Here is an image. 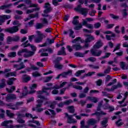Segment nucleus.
<instances>
[{
	"mask_svg": "<svg viewBox=\"0 0 128 128\" xmlns=\"http://www.w3.org/2000/svg\"><path fill=\"white\" fill-rule=\"evenodd\" d=\"M128 96V92H126L124 94V98L122 101H120L118 102V104H123V102H124V100H126V96Z\"/></svg>",
	"mask_w": 128,
	"mask_h": 128,
	"instance_id": "37998d69",
	"label": "nucleus"
},
{
	"mask_svg": "<svg viewBox=\"0 0 128 128\" xmlns=\"http://www.w3.org/2000/svg\"><path fill=\"white\" fill-rule=\"evenodd\" d=\"M24 2H26V4H28V6H26V5L24 4H20L17 6V8H23V10H26L28 8H36V6H38V4H32V2L30 0H24Z\"/></svg>",
	"mask_w": 128,
	"mask_h": 128,
	"instance_id": "20e7f679",
	"label": "nucleus"
},
{
	"mask_svg": "<svg viewBox=\"0 0 128 128\" xmlns=\"http://www.w3.org/2000/svg\"><path fill=\"white\" fill-rule=\"evenodd\" d=\"M16 96L14 94H9L7 95L6 98V102H10L12 100H16Z\"/></svg>",
	"mask_w": 128,
	"mask_h": 128,
	"instance_id": "a211bd4d",
	"label": "nucleus"
},
{
	"mask_svg": "<svg viewBox=\"0 0 128 128\" xmlns=\"http://www.w3.org/2000/svg\"><path fill=\"white\" fill-rule=\"evenodd\" d=\"M28 40H26V42H23L21 46H22V48H28V46H30V44H28Z\"/></svg>",
	"mask_w": 128,
	"mask_h": 128,
	"instance_id": "ea45409f",
	"label": "nucleus"
},
{
	"mask_svg": "<svg viewBox=\"0 0 128 128\" xmlns=\"http://www.w3.org/2000/svg\"><path fill=\"white\" fill-rule=\"evenodd\" d=\"M62 2V0H52V4L54 6H59L60 4L58 2Z\"/></svg>",
	"mask_w": 128,
	"mask_h": 128,
	"instance_id": "79ce46f5",
	"label": "nucleus"
},
{
	"mask_svg": "<svg viewBox=\"0 0 128 128\" xmlns=\"http://www.w3.org/2000/svg\"><path fill=\"white\" fill-rule=\"evenodd\" d=\"M22 104V102H18L16 103V106H12L11 104H10L8 105V106H9L10 108H12V110H18V106H20V104Z\"/></svg>",
	"mask_w": 128,
	"mask_h": 128,
	"instance_id": "6ab92c4d",
	"label": "nucleus"
},
{
	"mask_svg": "<svg viewBox=\"0 0 128 128\" xmlns=\"http://www.w3.org/2000/svg\"><path fill=\"white\" fill-rule=\"evenodd\" d=\"M5 32H9L10 34H14V32H18V27L14 26L10 28L5 29Z\"/></svg>",
	"mask_w": 128,
	"mask_h": 128,
	"instance_id": "6e6552de",
	"label": "nucleus"
},
{
	"mask_svg": "<svg viewBox=\"0 0 128 128\" xmlns=\"http://www.w3.org/2000/svg\"><path fill=\"white\" fill-rule=\"evenodd\" d=\"M16 92H21V96H20V98H24V96H26L28 94V88L26 86H24V88L23 90L18 89Z\"/></svg>",
	"mask_w": 128,
	"mask_h": 128,
	"instance_id": "1a4fd4ad",
	"label": "nucleus"
},
{
	"mask_svg": "<svg viewBox=\"0 0 128 128\" xmlns=\"http://www.w3.org/2000/svg\"><path fill=\"white\" fill-rule=\"evenodd\" d=\"M106 124H108V119H105L102 122V126L106 128Z\"/></svg>",
	"mask_w": 128,
	"mask_h": 128,
	"instance_id": "e2e57ef3",
	"label": "nucleus"
},
{
	"mask_svg": "<svg viewBox=\"0 0 128 128\" xmlns=\"http://www.w3.org/2000/svg\"><path fill=\"white\" fill-rule=\"evenodd\" d=\"M78 16H75L74 18V20L72 21L73 24H78Z\"/></svg>",
	"mask_w": 128,
	"mask_h": 128,
	"instance_id": "58836bf2",
	"label": "nucleus"
},
{
	"mask_svg": "<svg viewBox=\"0 0 128 128\" xmlns=\"http://www.w3.org/2000/svg\"><path fill=\"white\" fill-rule=\"evenodd\" d=\"M12 24H14V26H18H18H22V24L20 23V22H18V21H14L12 22Z\"/></svg>",
	"mask_w": 128,
	"mask_h": 128,
	"instance_id": "864d4df0",
	"label": "nucleus"
},
{
	"mask_svg": "<svg viewBox=\"0 0 128 128\" xmlns=\"http://www.w3.org/2000/svg\"><path fill=\"white\" fill-rule=\"evenodd\" d=\"M44 52L42 53V56H48V54H50L52 52V50L50 48H48V49H40L39 50V52Z\"/></svg>",
	"mask_w": 128,
	"mask_h": 128,
	"instance_id": "9b49d317",
	"label": "nucleus"
},
{
	"mask_svg": "<svg viewBox=\"0 0 128 128\" xmlns=\"http://www.w3.org/2000/svg\"><path fill=\"white\" fill-rule=\"evenodd\" d=\"M54 90L52 91V94H58V89L59 88H54Z\"/></svg>",
	"mask_w": 128,
	"mask_h": 128,
	"instance_id": "5fc2aeb1",
	"label": "nucleus"
},
{
	"mask_svg": "<svg viewBox=\"0 0 128 128\" xmlns=\"http://www.w3.org/2000/svg\"><path fill=\"white\" fill-rule=\"evenodd\" d=\"M121 7L122 8H123L122 11L123 16H126L128 14V13L126 12L128 10V4H126V3H123L121 4Z\"/></svg>",
	"mask_w": 128,
	"mask_h": 128,
	"instance_id": "4468645a",
	"label": "nucleus"
},
{
	"mask_svg": "<svg viewBox=\"0 0 128 128\" xmlns=\"http://www.w3.org/2000/svg\"><path fill=\"white\" fill-rule=\"evenodd\" d=\"M102 46H104V43H102V40H99L94 45L93 48L98 50V48H100Z\"/></svg>",
	"mask_w": 128,
	"mask_h": 128,
	"instance_id": "2eb2a0df",
	"label": "nucleus"
},
{
	"mask_svg": "<svg viewBox=\"0 0 128 128\" xmlns=\"http://www.w3.org/2000/svg\"><path fill=\"white\" fill-rule=\"evenodd\" d=\"M102 0H89L90 2H96V4H98ZM79 2L80 5H78L77 8H75L76 12H79L81 14L82 16H86L88 14V9L81 8L82 6L80 4H87L88 2V0H79Z\"/></svg>",
	"mask_w": 128,
	"mask_h": 128,
	"instance_id": "f03ea898",
	"label": "nucleus"
},
{
	"mask_svg": "<svg viewBox=\"0 0 128 128\" xmlns=\"http://www.w3.org/2000/svg\"><path fill=\"white\" fill-rule=\"evenodd\" d=\"M12 123V120H6L2 123V126H6L8 124Z\"/></svg>",
	"mask_w": 128,
	"mask_h": 128,
	"instance_id": "e433bc0d",
	"label": "nucleus"
},
{
	"mask_svg": "<svg viewBox=\"0 0 128 128\" xmlns=\"http://www.w3.org/2000/svg\"><path fill=\"white\" fill-rule=\"evenodd\" d=\"M88 22H94V19H92V18H86L85 20H83V26H86Z\"/></svg>",
	"mask_w": 128,
	"mask_h": 128,
	"instance_id": "473e14b6",
	"label": "nucleus"
},
{
	"mask_svg": "<svg viewBox=\"0 0 128 128\" xmlns=\"http://www.w3.org/2000/svg\"><path fill=\"white\" fill-rule=\"evenodd\" d=\"M40 8H37L36 10L32 9V10H26V14H30L32 12H34V10H40Z\"/></svg>",
	"mask_w": 128,
	"mask_h": 128,
	"instance_id": "8fccbe9b",
	"label": "nucleus"
},
{
	"mask_svg": "<svg viewBox=\"0 0 128 128\" xmlns=\"http://www.w3.org/2000/svg\"><path fill=\"white\" fill-rule=\"evenodd\" d=\"M11 16L10 15H3L0 16V26H2L4 22H6V20H10Z\"/></svg>",
	"mask_w": 128,
	"mask_h": 128,
	"instance_id": "ddd939ff",
	"label": "nucleus"
},
{
	"mask_svg": "<svg viewBox=\"0 0 128 128\" xmlns=\"http://www.w3.org/2000/svg\"><path fill=\"white\" fill-rule=\"evenodd\" d=\"M124 123H122V120L120 119L119 120H118L116 122V126H122Z\"/></svg>",
	"mask_w": 128,
	"mask_h": 128,
	"instance_id": "338daca9",
	"label": "nucleus"
},
{
	"mask_svg": "<svg viewBox=\"0 0 128 128\" xmlns=\"http://www.w3.org/2000/svg\"><path fill=\"white\" fill-rule=\"evenodd\" d=\"M22 80L24 82H26L28 80H30V76L28 75H24L22 76Z\"/></svg>",
	"mask_w": 128,
	"mask_h": 128,
	"instance_id": "c756f323",
	"label": "nucleus"
},
{
	"mask_svg": "<svg viewBox=\"0 0 128 128\" xmlns=\"http://www.w3.org/2000/svg\"><path fill=\"white\" fill-rule=\"evenodd\" d=\"M65 48L62 47L60 51L58 52V56H66V51H64Z\"/></svg>",
	"mask_w": 128,
	"mask_h": 128,
	"instance_id": "2f4dec72",
	"label": "nucleus"
},
{
	"mask_svg": "<svg viewBox=\"0 0 128 128\" xmlns=\"http://www.w3.org/2000/svg\"><path fill=\"white\" fill-rule=\"evenodd\" d=\"M6 114L8 116H9L10 118H12V116H14V114L10 112V110H7L6 111Z\"/></svg>",
	"mask_w": 128,
	"mask_h": 128,
	"instance_id": "bf43d9fd",
	"label": "nucleus"
},
{
	"mask_svg": "<svg viewBox=\"0 0 128 128\" xmlns=\"http://www.w3.org/2000/svg\"><path fill=\"white\" fill-rule=\"evenodd\" d=\"M16 90V87L14 86H12L10 89H8V88H6V92H14V90Z\"/></svg>",
	"mask_w": 128,
	"mask_h": 128,
	"instance_id": "49530a36",
	"label": "nucleus"
},
{
	"mask_svg": "<svg viewBox=\"0 0 128 128\" xmlns=\"http://www.w3.org/2000/svg\"><path fill=\"white\" fill-rule=\"evenodd\" d=\"M12 38H13V42H18L20 40V36H14Z\"/></svg>",
	"mask_w": 128,
	"mask_h": 128,
	"instance_id": "774afa93",
	"label": "nucleus"
},
{
	"mask_svg": "<svg viewBox=\"0 0 128 128\" xmlns=\"http://www.w3.org/2000/svg\"><path fill=\"white\" fill-rule=\"evenodd\" d=\"M64 104L67 106H68V104H72V100H67L64 102Z\"/></svg>",
	"mask_w": 128,
	"mask_h": 128,
	"instance_id": "052dcab7",
	"label": "nucleus"
},
{
	"mask_svg": "<svg viewBox=\"0 0 128 128\" xmlns=\"http://www.w3.org/2000/svg\"><path fill=\"white\" fill-rule=\"evenodd\" d=\"M34 54V51H27L25 54H24V58H30V56H32Z\"/></svg>",
	"mask_w": 128,
	"mask_h": 128,
	"instance_id": "4be33fe9",
	"label": "nucleus"
},
{
	"mask_svg": "<svg viewBox=\"0 0 128 128\" xmlns=\"http://www.w3.org/2000/svg\"><path fill=\"white\" fill-rule=\"evenodd\" d=\"M69 36L70 38H76V36L74 35V31L72 30H69Z\"/></svg>",
	"mask_w": 128,
	"mask_h": 128,
	"instance_id": "de8ad7c7",
	"label": "nucleus"
},
{
	"mask_svg": "<svg viewBox=\"0 0 128 128\" xmlns=\"http://www.w3.org/2000/svg\"><path fill=\"white\" fill-rule=\"evenodd\" d=\"M16 80V79L14 78H9L7 81L8 84L9 86H12V84H14V80Z\"/></svg>",
	"mask_w": 128,
	"mask_h": 128,
	"instance_id": "7c9ffc66",
	"label": "nucleus"
},
{
	"mask_svg": "<svg viewBox=\"0 0 128 128\" xmlns=\"http://www.w3.org/2000/svg\"><path fill=\"white\" fill-rule=\"evenodd\" d=\"M12 42H14V39L12 38V37L8 36L7 38V41H6L7 44H10Z\"/></svg>",
	"mask_w": 128,
	"mask_h": 128,
	"instance_id": "a19ab883",
	"label": "nucleus"
},
{
	"mask_svg": "<svg viewBox=\"0 0 128 128\" xmlns=\"http://www.w3.org/2000/svg\"><path fill=\"white\" fill-rule=\"evenodd\" d=\"M14 68L16 69V70H22V68H24L26 66L24 64L21 63L20 65L14 64Z\"/></svg>",
	"mask_w": 128,
	"mask_h": 128,
	"instance_id": "aec40b11",
	"label": "nucleus"
},
{
	"mask_svg": "<svg viewBox=\"0 0 128 128\" xmlns=\"http://www.w3.org/2000/svg\"><path fill=\"white\" fill-rule=\"evenodd\" d=\"M32 76L34 78H38V76H40L41 74L38 72H35L32 73Z\"/></svg>",
	"mask_w": 128,
	"mask_h": 128,
	"instance_id": "a18cd8bd",
	"label": "nucleus"
},
{
	"mask_svg": "<svg viewBox=\"0 0 128 128\" xmlns=\"http://www.w3.org/2000/svg\"><path fill=\"white\" fill-rule=\"evenodd\" d=\"M44 26V24H42V23H38L36 24V28H38V29L42 28Z\"/></svg>",
	"mask_w": 128,
	"mask_h": 128,
	"instance_id": "c03bdc74",
	"label": "nucleus"
},
{
	"mask_svg": "<svg viewBox=\"0 0 128 128\" xmlns=\"http://www.w3.org/2000/svg\"><path fill=\"white\" fill-rule=\"evenodd\" d=\"M84 70H78L76 73V76H80L82 74H84Z\"/></svg>",
	"mask_w": 128,
	"mask_h": 128,
	"instance_id": "3c124183",
	"label": "nucleus"
},
{
	"mask_svg": "<svg viewBox=\"0 0 128 128\" xmlns=\"http://www.w3.org/2000/svg\"><path fill=\"white\" fill-rule=\"evenodd\" d=\"M87 100H90L92 102H94L95 104L98 102V98L96 97L88 96L87 98Z\"/></svg>",
	"mask_w": 128,
	"mask_h": 128,
	"instance_id": "c85d7f7f",
	"label": "nucleus"
},
{
	"mask_svg": "<svg viewBox=\"0 0 128 128\" xmlns=\"http://www.w3.org/2000/svg\"><path fill=\"white\" fill-rule=\"evenodd\" d=\"M24 52H28V49L24 48L19 50L18 52V56H22V54H24Z\"/></svg>",
	"mask_w": 128,
	"mask_h": 128,
	"instance_id": "4c0bfd02",
	"label": "nucleus"
},
{
	"mask_svg": "<svg viewBox=\"0 0 128 128\" xmlns=\"http://www.w3.org/2000/svg\"><path fill=\"white\" fill-rule=\"evenodd\" d=\"M122 85L120 83H118L117 85H114L111 88L110 90H116V88H122Z\"/></svg>",
	"mask_w": 128,
	"mask_h": 128,
	"instance_id": "f704fd0d",
	"label": "nucleus"
},
{
	"mask_svg": "<svg viewBox=\"0 0 128 128\" xmlns=\"http://www.w3.org/2000/svg\"><path fill=\"white\" fill-rule=\"evenodd\" d=\"M104 110H106L108 108H109L110 112H114V106H110L106 104V106H104Z\"/></svg>",
	"mask_w": 128,
	"mask_h": 128,
	"instance_id": "c9c22d12",
	"label": "nucleus"
},
{
	"mask_svg": "<svg viewBox=\"0 0 128 128\" xmlns=\"http://www.w3.org/2000/svg\"><path fill=\"white\" fill-rule=\"evenodd\" d=\"M120 67L122 70H128V65L124 62H121L120 63Z\"/></svg>",
	"mask_w": 128,
	"mask_h": 128,
	"instance_id": "bb28decb",
	"label": "nucleus"
},
{
	"mask_svg": "<svg viewBox=\"0 0 128 128\" xmlns=\"http://www.w3.org/2000/svg\"><path fill=\"white\" fill-rule=\"evenodd\" d=\"M72 48L76 50H84V48H87L84 46H82L80 44L72 45Z\"/></svg>",
	"mask_w": 128,
	"mask_h": 128,
	"instance_id": "f3484780",
	"label": "nucleus"
},
{
	"mask_svg": "<svg viewBox=\"0 0 128 128\" xmlns=\"http://www.w3.org/2000/svg\"><path fill=\"white\" fill-rule=\"evenodd\" d=\"M10 72V69H5L4 71H0V74H6V72Z\"/></svg>",
	"mask_w": 128,
	"mask_h": 128,
	"instance_id": "680f3d73",
	"label": "nucleus"
},
{
	"mask_svg": "<svg viewBox=\"0 0 128 128\" xmlns=\"http://www.w3.org/2000/svg\"><path fill=\"white\" fill-rule=\"evenodd\" d=\"M66 114L68 117V124H76V120L72 119V116H76V114H74L73 116L68 115L67 114Z\"/></svg>",
	"mask_w": 128,
	"mask_h": 128,
	"instance_id": "dca6fc26",
	"label": "nucleus"
},
{
	"mask_svg": "<svg viewBox=\"0 0 128 128\" xmlns=\"http://www.w3.org/2000/svg\"><path fill=\"white\" fill-rule=\"evenodd\" d=\"M74 54L76 56H80V58L84 56V54L80 52H76Z\"/></svg>",
	"mask_w": 128,
	"mask_h": 128,
	"instance_id": "4d7b16f0",
	"label": "nucleus"
},
{
	"mask_svg": "<svg viewBox=\"0 0 128 128\" xmlns=\"http://www.w3.org/2000/svg\"><path fill=\"white\" fill-rule=\"evenodd\" d=\"M36 34L38 36L39 38L36 39V42H40L42 40V38H46V36L44 34L42 33L40 31H37Z\"/></svg>",
	"mask_w": 128,
	"mask_h": 128,
	"instance_id": "9d476101",
	"label": "nucleus"
},
{
	"mask_svg": "<svg viewBox=\"0 0 128 128\" xmlns=\"http://www.w3.org/2000/svg\"><path fill=\"white\" fill-rule=\"evenodd\" d=\"M94 124H96V120L94 119H90L87 122V125L84 126V121L82 120L80 122L81 128H88L90 126Z\"/></svg>",
	"mask_w": 128,
	"mask_h": 128,
	"instance_id": "423d86ee",
	"label": "nucleus"
},
{
	"mask_svg": "<svg viewBox=\"0 0 128 128\" xmlns=\"http://www.w3.org/2000/svg\"><path fill=\"white\" fill-rule=\"evenodd\" d=\"M120 48V44H116V46L114 48V50H113V52H116V50H118Z\"/></svg>",
	"mask_w": 128,
	"mask_h": 128,
	"instance_id": "6e6d98bb",
	"label": "nucleus"
},
{
	"mask_svg": "<svg viewBox=\"0 0 128 128\" xmlns=\"http://www.w3.org/2000/svg\"><path fill=\"white\" fill-rule=\"evenodd\" d=\"M86 40H82L80 37H77L75 39L72 40V44H78V42H85L84 46L85 48H88L90 46V44L88 42H90L92 40H94V37L92 35H86Z\"/></svg>",
	"mask_w": 128,
	"mask_h": 128,
	"instance_id": "7ed1b4c3",
	"label": "nucleus"
},
{
	"mask_svg": "<svg viewBox=\"0 0 128 128\" xmlns=\"http://www.w3.org/2000/svg\"><path fill=\"white\" fill-rule=\"evenodd\" d=\"M38 88V84H32L31 86H30V94H34L36 92V88Z\"/></svg>",
	"mask_w": 128,
	"mask_h": 128,
	"instance_id": "412c9836",
	"label": "nucleus"
},
{
	"mask_svg": "<svg viewBox=\"0 0 128 128\" xmlns=\"http://www.w3.org/2000/svg\"><path fill=\"white\" fill-rule=\"evenodd\" d=\"M91 54L92 56H100V55L102 54V52L100 50H98L96 48H92L91 50Z\"/></svg>",
	"mask_w": 128,
	"mask_h": 128,
	"instance_id": "f8f14e48",
	"label": "nucleus"
},
{
	"mask_svg": "<svg viewBox=\"0 0 128 128\" xmlns=\"http://www.w3.org/2000/svg\"><path fill=\"white\" fill-rule=\"evenodd\" d=\"M67 108L70 112H74V108L73 106H69Z\"/></svg>",
	"mask_w": 128,
	"mask_h": 128,
	"instance_id": "603ef678",
	"label": "nucleus"
},
{
	"mask_svg": "<svg viewBox=\"0 0 128 128\" xmlns=\"http://www.w3.org/2000/svg\"><path fill=\"white\" fill-rule=\"evenodd\" d=\"M102 26V24L100 22H97L94 24V28H100V26Z\"/></svg>",
	"mask_w": 128,
	"mask_h": 128,
	"instance_id": "0e129e2a",
	"label": "nucleus"
},
{
	"mask_svg": "<svg viewBox=\"0 0 128 128\" xmlns=\"http://www.w3.org/2000/svg\"><path fill=\"white\" fill-rule=\"evenodd\" d=\"M72 70H69L68 72H64L61 74L62 78H66L68 76H70V74H72Z\"/></svg>",
	"mask_w": 128,
	"mask_h": 128,
	"instance_id": "cd10ccee",
	"label": "nucleus"
},
{
	"mask_svg": "<svg viewBox=\"0 0 128 128\" xmlns=\"http://www.w3.org/2000/svg\"><path fill=\"white\" fill-rule=\"evenodd\" d=\"M68 82H60L59 84V85L56 84L54 86L55 88H64V86Z\"/></svg>",
	"mask_w": 128,
	"mask_h": 128,
	"instance_id": "5701e85b",
	"label": "nucleus"
},
{
	"mask_svg": "<svg viewBox=\"0 0 128 128\" xmlns=\"http://www.w3.org/2000/svg\"><path fill=\"white\" fill-rule=\"evenodd\" d=\"M42 24H44V26H46V24H48V19L46 18H42L40 20Z\"/></svg>",
	"mask_w": 128,
	"mask_h": 128,
	"instance_id": "72a5a7b5",
	"label": "nucleus"
},
{
	"mask_svg": "<svg viewBox=\"0 0 128 128\" xmlns=\"http://www.w3.org/2000/svg\"><path fill=\"white\" fill-rule=\"evenodd\" d=\"M96 11L95 10H92L90 12H89V14L90 16H94L96 14Z\"/></svg>",
	"mask_w": 128,
	"mask_h": 128,
	"instance_id": "69168bd1",
	"label": "nucleus"
},
{
	"mask_svg": "<svg viewBox=\"0 0 128 128\" xmlns=\"http://www.w3.org/2000/svg\"><path fill=\"white\" fill-rule=\"evenodd\" d=\"M55 68H62V65L60 64V63H56L55 62Z\"/></svg>",
	"mask_w": 128,
	"mask_h": 128,
	"instance_id": "13d9d810",
	"label": "nucleus"
},
{
	"mask_svg": "<svg viewBox=\"0 0 128 128\" xmlns=\"http://www.w3.org/2000/svg\"><path fill=\"white\" fill-rule=\"evenodd\" d=\"M16 56V52H11L8 54V56L9 58H14Z\"/></svg>",
	"mask_w": 128,
	"mask_h": 128,
	"instance_id": "09e8293b",
	"label": "nucleus"
},
{
	"mask_svg": "<svg viewBox=\"0 0 128 128\" xmlns=\"http://www.w3.org/2000/svg\"><path fill=\"white\" fill-rule=\"evenodd\" d=\"M44 8H46L45 10H44L43 14H42V16H48L47 14H48V12H52V8L50 6V3H46L45 4V6H44Z\"/></svg>",
	"mask_w": 128,
	"mask_h": 128,
	"instance_id": "0eeeda50",
	"label": "nucleus"
},
{
	"mask_svg": "<svg viewBox=\"0 0 128 128\" xmlns=\"http://www.w3.org/2000/svg\"><path fill=\"white\" fill-rule=\"evenodd\" d=\"M38 18V14L36 13L35 14H31L30 16V18H26L24 19V22H28L29 20H30V18Z\"/></svg>",
	"mask_w": 128,
	"mask_h": 128,
	"instance_id": "b1692460",
	"label": "nucleus"
},
{
	"mask_svg": "<svg viewBox=\"0 0 128 128\" xmlns=\"http://www.w3.org/2000/svg\"><path fill=\"white\" fill-rule=\"evenodd\" d=\"M24 116H26V118H31L33 120L34 118H38V117H33L32 115L30 114H26V115H24V114H19L18 116L17 122L19 124H24V120H22V118H24Z\"/></svg>",
	"mask_w": 128,
	"mask_h": 128,
	"instance_id": "39448f33",
	"label": "nucleus"
},
{
	"mask_svg": "<svg viewBox=\"0 0 128 128\" xmlns=\"http://www.w3.org/2000/svg\"><path fill=\"white\" fill-rule=\"evenodd\" d=\"M48 86V88H46L44 87H43L42 88V91H38V99L37 100V104H36V106L35 108H32V110H36V112H42V110H44V108H40V106H42V104L43 102H44V100H46V98L44 97V96H42V94H44V92H45V94H48L50 92V90H52V83H48L47 84Z\"/></svg>",
	"mask_w": 128,
	"mask_h": 128,
	"instance_id": "f257e3e1",
	"label": "nucleus"
},
{
	"mask_svg": "<svg viewBox=\"0 0 128 128\" xmlns=\"http://www.w3.org/2000/svg\"><path fill=\"white\" fill-rule=\"evenodd\" d=\"M6 78H10V76H16V72H10L5 74Z\"/></svg>",
	"mask_w": 128,
	"mask_h": 128,
	"instance_id": "393cba45",
	"label": "nucleus"
},
{
	"mask_svg": "<svg viewBox=\"0 0 128 128\" xmlns=\"http://www.w3.org/2000/svg\"><path fill=\"white\" fill-rule=\"evenodd\" d=\"M32 124H37V126H40V122H38V121H35V120H33L32 122H30L28 125L31 126V128H36V126Z\"/></svg>",
	"mask_w": 128,
	"mask_h": 128,
	"instance_id": "a878e982",
	"label": "nucleus"
}]
</instances>
